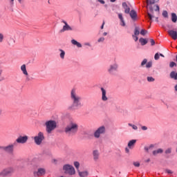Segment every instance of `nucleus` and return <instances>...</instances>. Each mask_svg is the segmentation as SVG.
I'll list each match as a JSON object with an SVG mask.
<instances>
[{
  "label": "nucleus",
  "mask_w": 177,
  "mask_h": 177,
  "mask_svg": "<svg viewBox=\"0 0 177 177\" xmlns=\"http://www.w3.org/2000/svg\"><path fill=\"white\" fill-rule=\"evenodd\" d=\"M71 99L73 102V105L69 106V110H72V109H80L82 107V102H81V96L77 94L75 89L71 90Z\"/></svg>",
  "instance_id": "obj_1"
},
{
  "label": "nucleus",
  "mask_w": 177,
  "mask_h": 177,
  "mask_svg": "<svg viewBox=\"0 0 177 177\" xmlns=\"http://www.w3.org/2000/svg\"><path fill=\"white\" fill-rule=\"evenodd\" d=\"M64 132L68 136H74L78 132V124L75 122H70L65 127Z\"/></svg>",
  "instance_id": "obj_2"
},
{
  "label": "nucleus",
  "mask_w": 177,
  "mask_h": 177,
  "mask_svg": "<svg viewBox=\"0 0 177 177\" xmlns=\"http://www.w3.org/2000/svg\"><path fill=\"white\" fill-rule=\"evenodd\" d=\"M46 132L48 134L52 133L57 128L56 120H48L45 122Z\"/></svg>",
  "instance_id": "obj_3"
},
{
  "label": "nucleus",
  "mask_w": 177,
  "mask_h": 177,
  "mask_svg": "<svg viewBox=\"0 0 177 177\" xmlns=\"http://www.w3.org/2000/svg\"><path fill=\"white\" fill-rule=\"evenodd\" d=\"M15 146H17V142H14L12 144H10L7 146L0 147L1 150L5 151L8 154H12L13 151H15Z\"/></svg>",
  "instance_id": "obj_4"
},
{
  "label": "nucleus",
  "mask_w": 177,
  "mask_h": 177,
  "mask_svg": "<svg viewBox=\"0 0 177 177\" xmlns=\"http://www.w3.org/2000/svg\"><path fill=\"white\" fill-rule=\"evenodd\" d=\"M63 169L65 174H68V175H75V169L70 165H64Z\"/></svg>",
  "instance_id": "obj_5"
},
{
  "label": "nucleus",
  "mask_w": 177,
  "mask_h": 177,
  "mask_svg": "<svg viewBox=\"0 0 177 177\" xmlns=\"http://www.w3.org/2000/svg\"><path fill=\"white\" fill-rule=\"evenodd\" d=\"M104 133H106V127L104 126H102L95 131L94 137L96 139H99V138H100V135H103Z\"/></svg>",
  "instance_id": "obj_6"
},
{
  "label": "nucleus",
  "mask_w": 177,
  "mask_h": 177,
  "mask_svg": "<svg viewBox=\"0 0 177 177\" xmlns=\"http://www.w3.org/2000/svg\"><path fill=\"white\" fill-rule=\"evenodd\" d=\"M45 136H44V133L42 132H39L37 136H35L34 140L35 143L36 145H39L41 143H42V141L44 140Z\"/></svg>",
  "instance_id": "obj_7"
},
{
  "label": "nucleus",
  "mask_w": 177,
  "mask_h": 177,
  "mask_svg": "<svg viewBox=\"0 0 177 177\" xmlns=\"http://www.w3.org/2000/svg\"><path fill=\"white\" fill-rule=\"evenodd\" d=\"M13 172H15V169L12 167H10L1 171L0 173V176H9V175H12Z\"/></svg>",
  "instance_id": "obj_8"
},
{
  "label": "nucleus",
  "mask_w": 177,
  "mask_h": 177,
  "mask_svg": "<svg viewBox=\"0 0 177 177\" xmlns=\"http://www.w3.org/2000/svg\"><path fill=\"white\" fill-rule=\"evenodd\" d=\"M27 140H28V136H20L16 140V143H21V144H24L27 142Z\"/></svg>",
  "instance_id": "obj_9"
},
{
  "label": "nucleus",
  "mask_w": 177,
  "mask_h": 177,
  "mask_svg": "<svg viewBox=\"0 0 177 177\" xmlns=\"http://www.w3.org/2000/svg\"><path fill=\"white\" fill-rule=\"evenodd\" d=\"M100 89H101V92H102V102H107V100H109V97H107V91L103 87H101Z\"/></svg>",
  "instance_id": "obj_10"
},
{
  "label": "nucleus",
  "mask_w": 177,
  "mask_h": 177,
  "mask_svg": "<svg viewBox=\"0 0 177 177\" xmlns=\"http://www.w3.org/2000/svg\"><path fill=\"white\" fill-rule=\"evenodd\" d=\"M46 173V170L44 168H39L37 169V171H34V176H42L43 175H45Z\"/></svg>",
  "instance_id": "obj_11"
},
{
  "label": "nucleus",
  "mask_w": 177,
  "mask_h": 177,
  "mask_svg": "<svg viewBox=\"0 0 177 177\" xmlns=\"http://www.w3.org/2000/svg\"><path fill=\"white\" fill-rule=\"evenodd\" d=\"M63 23L65 24L63 26V28L60 30V32H64V31H72L73 28H71L68 24L66 21H63Z\"/></svg>",
  "instance_id": "obj_12"
},
{
  "label": "nucleus",
  "mask_w": 177,
  "mask_h": 177,
  "mask_svg": "<svg viewBox=\"0 0 177 177\" xmlns=\"http://www.w3.org/2000/svg\"><path fill=\"white\" fill-rule=\"evenodd\" d=\"M118 68V65H117V64H114L110 66L108 71L109 73H110V74H113L114 71H117Z\"/></svg>",
  "instance_id": "obj_13"
},
{
  "label": "nucleus",
  "mask_w": 177,
  "mask_h": 177,
  "mask_svg": "<svg viewBox=\"0 0 177 177\" xmlns=\"http://www.w3.org/2000/svg\"><path fill=\"white\" fill-rule=\"evenodd\" d=\"M168 34L172 39H174V41H176L177 39V32L176 30H169Z\"/></svg>",
  "instance_id": "obj_14"
},
{
  "label": "nucleus",
  "mask_w": 177,
  "mask_h": 177,
  "mask_svg": "<svg viewBox=\"0 0 177 177\" xmlns=\"http://www.w3.org/2000/svg\"><path fill=\"white\" fill-rule=\"evenodd\" d=\"M100 156V154L99 153V151L95 150L93 151V157L94 161H97V160H99Z\"/></svg>",
  "instance_id": "obj_15"
},
{
  "label": "nucleus",
  "mask_w": 177,
  "mask_h": 177,
  "mask_svg": "<svg viewBox=\"0 0 177 177\" xmlns=\"http://www.w3.org/2000/svg\"><path fill=\"white\" fill-rule=\"evenodd\" d=\"M129 15L132 20H136L138 17V14L136 13V11H135L134 10L130 11Z\"/></svg>",
  "instance_id": "obj_16"
},
{
  "label": "nucleus",
  "mask_w": 177,
  "mask_h": 177,
  "mask_svg": "<svg viewBox=\"0 0 177 177\" xmlns=\"http://www.w3.org/2000/svg\"><path fill=\"white\" fill-rule=\"evenodd\" d=\"M21 71H22L24 75H28V72H27L26 64H23L21 66Z\"/></svg>",
  "instance_id": "obj_17"
},
{
  "label": "nucleus",
  "mask_w": 177,
  "mask_h": 177,
  "mask_svg": "<svg viewBox=\"0 0 177 177\" xmlns=\"http://www.w3.org/2000/svg\"><path fill=\"white\" fill-rule=\"evenodd\" d=\"M77 172L79 174V176H80V177H86V176H88V175H89V173L86 171H80V170H77Z\"/></svg>",
  "instance_id": "obj_18"
},
{
  "label": "nucleus",
  "mask_w": 177,
  "mask_h": 177,
  "mask_svg": "<svg viewBox=\"0 0 177 177\" xmlns=\"http://www.w3.org/2000/svg\"><path fill=\"white\" fill-rule=\"evenodd\" d=\"M136 143V140H131L128 143V147L129 149H133V146H135V144Z\"/></svg>",
  "instance_id": "obj_19"
},
{
  "label": "nucleus",
  "mask_w": 177,
  "mask_h": 177,
  "mask_svg": "<svg viewBox=\"0 0 177 177\" xmlns=\"http://www.w3.org/2000/svg\"><path fill=\"white\" fill-rule=\"evenodd\" d=\"M170 78L177 80V73L175 71H171L170 73Z\"/></svg>",
  "instance_id": "obj_20"
},
{
  "label": "nucleus",
  "mask_w": 177,
  "mask_h": 177,
  "mask_svg": "<svg viewBox=\"0 0 177 177\" xmlns=\"http://www.w3.org/2000/svg\"><path fill=\"white\" fill-rule=\"evenodd\" d=\"M162 153H164V150H162V149H158L153 151V154L154 156H156L157 154H162Z\"/></svg>",
  "instance_id": "obj_21"
},
{
  "label": "nucleus",
  "mask_w": 177,
  "mask_h": 177,
  "mask_svg": "<svg viewBox=\"0 0 177 177\" xmlns=\"http://www.w3.org/2000/svg\"><path fill=\"white\" fill-rule=\"evenodd\" d=\"M171 21H173V23H176L177 21V16L174 12L171 13Z\"/></svg>",
  "instance_id": "obj_22"
},
{
  "label": "nucleus",
  "mask_w": 177,
  "mask_h": 177,
  "mask_svg": "<svg viewBox=\"0 0 177 177\" xmlns=\"http://www.w3.org/2000/svg\"><path fill=\"white\" fill-rule=\"evenodd\" d=\"M118 17L120 20L122 21L121 26L125 27V21H124V18L122 17V14H118Z\"/></svg>",
  "instance_id": "obj_23"
},
{
  "label": "nucleus",
  "mask_w": 177,
  "mask_h": 177,
  "mask_svg": "<svg viewBox=\"0 0 177 177\" xmlns=\"http://www.w3.org/2000/svg\"><path fill=\"white\" fill-rule=\"evenodd\" d=\"M139 41H140L141 45H142V46H144V45H146V44H147V41L146 40V39L140 38V39H139Z\"/></svg>",
  "instance_id": "obj_24"
},
{
  "label": "nucleus",
  "mask_w": 177,
  "mask_h": 177,
  "mask_svg": "<svg viewBox=\"0 0 177 177\" xmlns=\"http://www.w3.org/2000/svg\"><path fill=\"white\" fill-rule=\"evenodd\" d=\"M59 52L61 53L59 54L61 59H64V56H66V52H64V50H63L62 49H59Z\"/></svg>",
  "instance_id": "obj_25"
},
{
  "label": "nucleus",
  "mask_w": 177,
  "mask_h": 177,
  "mask_svg": "<svg viewBox=\"0 0 177 177\" xmlns=\"http://www.w3.org/2000/svg\"><path fill=\"white\" fill-rule=\"evenodd\" d=\"M139 34H140V32L139 31V27H136L135 30H134V35L136 36L139 35Z\"/></svg>",
  "instance_id": "obj_26"
},
{
  "label": "nucleus",
  "mask_w": 177,
  "mask_h": 177,
  "mask_svg": "<svg viewBox=\"0 0 177 177\" xmlns=\"http://www.w3.org/2000/svg\"><path fill=\"white\" fill-rule=\"evenodd\" d=\"M159 0H147V3H149L150 5H153L156 3V2H158Z\"/></svg>",
  "instance_id": "obj_27"
},
{
  "label": "nucleus",
  "mask_w": 177,
  "mask_h": 177,
  "mask_svg": "<svg viewBox=\"0 0 177 177\" xmlns=\"http://www.w3.org/2000/svg\"><path fill=\"white\" fill-rule=\"evenodd\" d=\"M129 127H131L133 128V129H134V131H138V126L135 125V124H132L131 123L128 124Z\"/></svg>",
  "instance_id": "obj_28"
},
{
  "label": "nucleus",
  "mask_w": 177,
  "mask_h": 177,
  "mask_svg": "<svg viewBox=\"0 0 177 177\" xmlns=\"http://www.w3.org/2000/svg\"><path fill=\"white\" fill-rule=\"evenodd\" d=\"M177 64L174 62H171L169 64L170 68H172L174 67H176Z\"/></svg>",
  "instance_id": "obj_29"
},
{
  "label": "nucleus",
  "mask_w": 177,
  "mask_h": 177,
  "mask_svg": "<svg viewBox=\"0 0 177 177\" xmlns=\"http://www.w3.org/2000/svg\"><path fill=\"white\" fill-rule=\"evenodd\" d=\"M165 154H171L172 153V148H168L165 151Z\"/></svg>",
  "instance_id": "obj_30"
},
{
  "label": "nucleus",
  "mask_w": 177,
  "mask_h": 177,
  "mask_svg": "<svg viewBox=\"0 0 177 177\" xmlns=\"http://www.w3.org/2000/svg\"><path fill=\"white\" fill-rule=\"evenodd\" d=\"M155 8H156L155 10L157 13V15L158 16L160 15V6H155Z\"/></svg>",
  "instance_id": "obj_31"
},
{
  "label": "nucleus",
  "mask_w": 177,
  "mask_h": 177,
  "mask_svg": "<svg viewBox=\"0 0 177 177\" xmlns=\"http://www.w3.org/2000/svg\"><path fill=\"white\" fill-rule=\"evenodd\" d=\"M74 165H75V168L77 169V171H80V169H79V168H80V162H74Z\"/></svg>",
  "instance_id": "obj_32"
},
{
  "label": "nucleus",
  "mask_w": 177,
  "mask_h": 177,
  "mask_svg": "<svg viewBox=\"0 0 177 177\" xmlns=\"http://www.w3.org/2000/svg\"><path fill=\"white\" fill-rule=\"evenodd\" d=\"M151 66H153V63L151 62H149L146 64L147 68H150Z\"/></svg>",
  "instance_id": "obj_33"
},
{
  "label": "nucleus",
  "mask_w": 177,
  "mask_h": 177,
  "mask_svg": "<svg viewBox=\"0 0 177 177\" xmlns=\"http://www.w3.org/2000/svg\"><path fill=\"white\" fill-rule=\"evenodd\" d=\"M131 8H129V7H126V8H124V12L128 14V13H131Z\"/></svg>",
  "instance_id": "obj_34"
},
{
  "label": "nucleus",
  "mask_w": 177,
  "mask_h": 177,
  "mask_svg": "<svg viewBox=\"0 0 177 177\" xmlns=\"http://www.w3.org/2000/svg\"><path fill=\"white\" fill-rule=\"evenodd\" d=\"M162 16L163 17H168V12H167V10H164L162 12Z\"/></svg>",
  "instance_id": "obj_35"
},
{
  "label": "nucleus",
  "mask_w": 177,
  "mask_h": 177,
  "mask_svg": "<svg viewBox=\"0 0 177 177\" xmlns=\"http://www.w3.org/2000/svg\"><path fill=\"white\" fill-rule=\"evenodd\" d=\"M147 81L149 82H153L154 78H153V77H147Z\"/></svg>",
  "instance_id": "obj_36"
},
{
  "label": "nucleus",
  "mask_w": 177,
  "mask_h": 177,
  "mask_svg": "<svg viewBox=\"0 0 177 177\" xmlns=\"http://www.w3.org/2000/svg\"><path fill=\"white\" fill-rule=\"evenodd\" d=\"M133 165H134V167H140V163L139 162H133Z\"/></svg>",
  "instance_id": "obj_37"
},
{
  "label": "nucleus",
  "mask_w": 177,
  "mask_h": 177,
  "mask_svg": "<svg viewBox=\"0 0 177 177\" xmlns=\"http://www.w3.org/2000/svg\"><path fill=\"white\" fill-rule=\"evenodd\" d=\"M154 59L155 60H158V59H160V54H158V53L155 54Z\"/></svg>",
  "instance_id": "obj_38"
},
{
  "label": "nucleus",
  "mask_w": 177,
  "mask_h": 177,
  "mask_svg": "<svg viewBox=\"0 0 177 177\" xmlns=\"http://www.w3.org/2000/svg\"><path fill=\"white\" fill-rule=\"evenodd\" d=\"M140 34H141V35H146V34H147V30H142L141 31H140Z\"/></svg>",
  "instance_id": "obj_39"
},
{
  "label": "nucleus",
  "mask_w": 177,
  "mask_h": 177,
  "mask_svg": "<svg viewBox=\"0 0 177 177\" xmlns=\"http://www.w3.org/2000/svg\"><path fill=\"white\" fill-rule=\"evenodd\" d=\"M147 64V59H144L143 61L141 63V66H145V64Z\"/></svg>",
  "instance_id": "obj_40"
},
{
  "label": "nucleus",
  "mask_w": 177,
  "mask_h": 177,
  "mask_svg": "<svg viewBox=\"0 0 177 177\" xmlns=\"http://www.w3.org/2000/svg\"><path fill=\"white\" fill-rule=\"evenodd\" d=\"M148 17L151 20H151H153V17H154V15H152L151 14L148 12Z\"/></svg>",
  "instance_id": "obj_41"
},
{
  "label": "nucleus",
  "mask_w": 177,
  "mask_h": 177,
  "mask_svg": "<svg viewBox=\"0 0 177 177\" xmlns=\"http://www.w3.org/2000/svg\"><path fill=\"white\" fill-rule=\"evenodd\" d=\"M4 36L2 33H0V42H3Z\"/></svg>",
  "instance_id": "obj_42"
},
{
  "label": "nucleus",
  "mask_w": 177,
  "mask_h": 177,
  "mask_svg": "<svg viewBox=\"0 0 177 177\" xmlns=\"http://www.w3.org/2000/svg\"><path fill=\"white\" fill-rule=\"evenodd\" d=\"M165 172L166 174H174V172L172 171H171V169H165Z\"/></svg>",
  "instance_id": "obj_43"
},
{
  "label": "nucleus",
  "mask_w": 177,
  "mask_h": 177,
  "mask_svg": "<svg viewBox=\"0 0 177 177\" xmlns=\"http://www.w3.org/2000/svg\"><path fill=\"white\" fill-rule=\"evenodd\" d=\"M132 37L136 42L139 39V38L136 35H133Z\"/></svg>",
  "instance_id": "obj_44"
},
{
  "label": "nucleus",
  "mask_w": 177,
  "mask_h": 177,
  "mask_svg": "<svg viewBox=\"0 0 177 177\" xmlns=\"http://www.w3.org/2000/svg\"><path fill=\"white\" fill-rule=\"evenodd\" d=\"M77 43L78 41H77L75 39L71 40V44H73V45H77Z\"/></svg>",
  "instance_id": "obj_45"
},
{
  "label": "nucleus",
  "mask_w": 177,
  "mask_h": 177,
  "mask_svg": "<svg viewBox=\"0 0 177 177\" xmlns=\"http://www.w3.org/2000/svg\"><path fill=\"white\" fill-rule=\"evenodd\" d=\"M26 81L27 82H28V81H31V79L30 78V76H28V75H26Z\"/></svg>",
  "instance_id": "obj_46"
},
{
  "label": "nucleus",
  "mask_w": 177,
  "mask_h": 177,
  "mask_svg": "<svg viewBox=\"0 0 177 177\" xmlns=\"http://www.w3.org/2000/svg\"><path fill=\"white\" fill-rule=\"evenodd\" d=\"M104 37H100L98 40L97 42H104Z\"/></svg>",
  "instance_id": "obj_47"
},
{
  "label": "nucleus",
  "mask_w": 177,
  "mask_h": 177,
  "mask_svg": "<svg viewBox=\"0 0 177 177\" xmlns=\"http://www.w3.org/2000/svg\"><path fill=\"white\" fill-rule=\"evenodd\" d=\"M150 41L152 46H153V45H156V41H154V39H151Z\"/></svg>",
  "instance_id": "obj_48"
},
{
  "label": "nucleus",
  "mask_w": 177,
  "mask_h": 177,
  "mask_svg": "<svg viewBox=\"0 0 177 177\" xmlns=\"http://www.w3.org/2000/svg\"><path fill=\"white\" fill-rule=\"evenodd\" d=\"M122 7L124 8V9L128 8V5L127 4V3L124 2L122 3Z\"/></svg>",
  "instance_id": "obj_49"
},
{
  "label": "nucleus",
  "mask_w": 177,
  "mask_h": 177,
  "mask_svg": "<svg viewBox=\"0 0 177 177\" xmlns=\"http://www.w3.org/2000/svg\"><path fill=\"white\" fill-rule=\"evenodd\" d=\"M141 129H142V131H147V127H146V126H142V127H141Z\"/></svg>",
  "instance_id": "obj_50"
},
{
  "label": "nucleus",
  "mask_w": 177,
  "mask_h": 177,
  "mask_svg": "<svg viewBox=\"0 0 177 177\" xmlns=\"http://www.w3.org/2000/svg\"><path fill=\"white\" fill-rule=\"evenodd\" d=\"M76 46H77V48H82V45L80 42H77V44H76Z\"/></svg>",
  "instance_id": "obj_51"
},
{
  "label": "nucleus",
  "mask_w": 177,
  "mask_h": 177,
  "mask_svg": "<svg viewBox=\"0 0 177 177\" xmlns=\"http://www.w3.org/2000/svg\"><path fill=\"white\" fill-rule=\"evenodd\" d=\"M98 2H100L102 3V5H104L105 2L104 0H97Z\"/></svg>",
  "instance_id": "obj_52"
},
{
  "label": "nucleus",
  "mask_w": 177,
  "mask_h": 177,
  "mask_svg": "<svg viewBox=\"0 0 177 177\" xmlns=\"http://www.w3.org/2000/svg\"><path fill=\"white\" fill-rule=\"evenodd\" d=\"M11 6H13L14 3H15V0H10V2Z\"/></svg>",
  "instance_id": "obj_53"
},
{
  "label": "nucleus",
  "mask_w": 177,
  "mask_h": 177,
  "mask_svg": "<svg viewBox=\"0 0 177 177\" xmlns=\"http://www.w3.org/2000/svg\"><path fill=\"white\" fill-rule=\"evenodd\" d=\"M149 10H150V12L152 13V15H153V7H149Z\"/></svg>",
  "instance_id": "obj_54"
},
{
  "label": "nucleus",
  "mask_w": 177,
  "mask_h": 177,
  "mask_svg": "<svg viewBox=\"0 0 177 177\" xmlns=\"http://www.w3.org/2000/svg\"><path fill=\"white\" fill-rule=\"evenodd\" d=\"M125 152L127 153H129V149L126 148L125 149Z\"/></svg>",
  "instance_id": "obj_55"
},
{
  "label": "nucleus",
  "mask_w": 177,
  "mask_h": 177,
  "mask_svg": "<svg viewBox=\"0 0 177 177\" xmlns=\"http://www.w3.org/2000/svg\"><path fill=\"white\" fill-rule=\"evenodd\" d=\"M84 45H86V46H91V44L89 43H85Z\"/></svg>",
  "instance_id": "obj_56"
},
{
  "label": "nucleus",
  "mask_w": 177,
  "mask_h": 177,
  "mask_svg": "<svg viewBox=\"0 0 177 177\" xmlns=\"http://www.w3.org/2000/svg\"><path fill=\"white\" fill-rule=\"evenodd\" d=\"M104 27V22H103V24H102V25L101 26V29L103 30Z\"/></svg>",
  "instance_id": "obj_57"
},
{
  "label": "nucleus",
  "mask_w": 177,
  "mask_h": 177,
  "mask_svg": "<svg viewBox=\"0 0 177 177\" xmlns=\"http://www.w3.org/2000/svg\"><path fill=\"white\" fill-rule=\"evenodd\" d=\"M145 162H150V158H149L147 160H145Z\"/></svg>",
  "instance_id": "obj_58"
},
{
  "label": "nucleus",
  "mask_w": 177,
  "mask_h": 177,
  "mask_svg": "<svg viewBox=\"0 0 177 177\" xmlns=\"http://www.w3.org/2000/svg\"><path fill=\"white\" fill-rule=\"evenodd\" d=\"M159 56H161V57H165L164 55H162V53H160Z\"/></svg>",
  "instance_id": "obj_59"
},
{
  "label": "nucleus",
  "mask_w": 177,
  "mask_h": 177,
  "mask_svg": "<svg viewBox=\"0 0 177 177\" xmlns=\"http://www.w3.org/2000/svg\"><path fill=\"white\" fill-rule=\"evenodd\" d=\"M145 150L146 151H149V148H148V147H145Z\"/></svg>",
  "instance_id": "obj_60"
},
{
  "label": "nucleus",
  "mask_w": 177,
  "mask_h": 177,
  "mask_svg": "<svg viewBox=\"0 0 177 177\" xmlns=\"http://www.w3.org/2000/svg\"><path fill=\"white\" fill-rule=\"evenodd\" d=\"M0 115H2V109L0 108Z\"/></svg>",
  "instance_id": "obj_61"
},
{
  "label": "nucleus",
  "mask_w": 177,
  "mask_h": 177,
  "mask_svg": "<svg viewBox=\"0 0 177 177\" xmlns=\"http://www.w3.org/2000/svg\"><path fill=\"white\" fill-rule=\"evenodd\" d=\"M103 35H104V37H106V35H107V32H104L103 33Z\"/></svg>",
  "instance_id": "obj_62"
},
{
  "label": "nucleus",
  "mask_w": 177,
  "mask_h": 177,
  "mask_svg": "<svg viewBox=\"0 0 177 177\" xmlns=\"http://www.w3.org/2000/svg\"><path fill=\"white\" fill-rule=\"evenodd\" d=\"M175 91H177V84L175 86Z\"/></svg>",
  "instance_id": "obj_63"
},
{
  "label": "nucleus",
  "mask_w": 177,
  "mask_h": 177,
  "mask_svg": "<svg viewBox=\"0 0 177 177\" xmlns=\"http://www.w3.org/2000/svg\"><path fill=\"white\" fill-rule=\"evenodd\" d=\"M21 1H23V0H18V2H19V3H21Z\"/></svg>",
  "instance_id": "obj_64"
}]
</instances>
